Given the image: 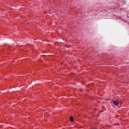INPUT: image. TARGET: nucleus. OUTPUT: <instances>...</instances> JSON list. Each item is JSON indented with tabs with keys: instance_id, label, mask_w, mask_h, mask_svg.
<instances>
[{
	"instance_id": "1",
	"label": "nucleus",
	"mask_w": 129,
	"mask_h": 129,
	"mask_svg": "<svg viewBox=\"0 0 129 129\" xmlns=\"http://www.w3.org/2000/svg\"><path fill=\"white\" fill-rule=\"evenodd\" d=\"M113 104L116 106H117L119 104V101L116 100L115 101H113Z\"/></svg>"
},
{
	"instance_id": "2",
	"label": "nucleus",
	"mask_w": 129,
	"mask_h": 129,
	"mask_svg": "<svg viewBox=\"0 0 129 129\" xmlns=\"http://www.w3.org/2000/svg\"><path fill=\"white\" fill-rule=\"evenodd\" d=\"M70 120L71 122L73 121V116H71L70 117Z\"/></svg>"
},
{
	"instance_id": "3",
	"label": "nucleus",
	"mask_w": 129,
	"mask_h": 129,
	"mask_svg": "<svg viewBox=\"0 0 129 129\" xmlns=\"http://www.w3.org/2000/svg\"><path fill=\"white\" fill-rule=\"evenodd\" d=\"M92 129H96V128H93Z\"/></svg>"
}]
</instances>
